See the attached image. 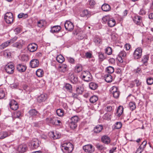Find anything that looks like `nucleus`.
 Returning a JSON list of instances; mask_svg holds the SVG:
<instances>
[{
  "instance_id": "nucleus-1",
  "label": "nucleus",
  "mask_w": 153,
  "mask_h": 153,
  "mask_svg": "<svg viewBox=\"0 0 153 153\" xmlns=\"http://www.w3.org/2000/svg\"><path fill=\"white\" fill-rule=\"evenodd\" d=\"M61 147L64 153H71L74 149V146L71 143L65 141L61 143Z\"/></svg>"
},
{
  "instance_id": "nucleus-2",
  "label": "nucleus",
  "mask_w": 153,
  "mask_h": 153,
  "mask_svg": "<svg viewBox=\"0 0 153 153\" xmlns=\"http://www.w3.org/2000/svg\"><path fill=\"white\" fill-rule=\"evenodd\" d=\"M80 77L82 80L86 82H90L92 79V77L91 74L88 71H82Z\"/></svg>"
},
{
  "instance_id": "nucleus-3",
  "label": "nucleus",
  "mask_w": 153,
  "mask_h": 153,
  "mask_svg": "<svg viewBox=\"0 0 153 153\" xmlns=\"http://www.w3.org/2000/svg\"><path fill=\"white\" fill-rule=\"evenodd\" d=\"M4 20L7 24H11L13 22L14 18L13 14L11 12L6 13L4 16Z\"/></svg>"
},
{
  "instance_id": "nucleus-4",
  "label": "nucleus",
  "mask_w": 153,
  "mask_h": 153,
  "mask_svg": "<svg viewBox=\"0 0 153 153\" xmlns=\"http://www.w3.org/2000/svg\"><path fill=\"white\" fill-rule=\"evenodd\" d=\"M79 118L77 116H74L71 118L69 123V126L71 129H74L76 127V124Z\"/></svg>"
},
{
  "instance_id": "nucleus-5",
  "label": "nucleus",
  "mask_w": 153,
  "mask_h": 153,
  "mask_svg": "<svg viewBox=\"0 0 153 153\" xmlns=\"http://www.w3.org/2000/svg\"><path fill=\"white\" fill-rule=\"evenodd\" d=\"M83 149L85 152L88 153H92L95 151L94 147L91 144H88L83 146Z\"/></svg>"
},
{
  "instance_id": "nucleus-6",
  "label": "nucleus",
  "mask_w": 153,
  "mask_h": 153,
  "mask_svg": "<svg viewBox=\"0 0 153 153\" xmlns=\"http://www.w3.org/2000/svg\"><path fill=\"white\" fill-rule=\"evenodd\" d=\"M142 56V49L141 48H137L133 53V56L135 59H140Z\"/></svg>"
},
{
  "instance_id": "nucleus-7",
  "label": "nucleus",
  "mask_w": 153,
  "mask_h": 153,
  "mask_svg": "<svg viewBox=\"0 0 153 153\" xmlns=\"http://www.w3.org/2000/svg\"><path fill=\"white\" fill-rule=\"evenodd\" d=\"M14 66L12 63H8L5 67L6 72L9 74H12L14 72Z\"/></svg>"
},
{
  "instance_id": "nucleus-8",
  "label": "nucleus",
  "mask_w": 153,
  "mask_h": 153,
  "mask_svg": "<svg viewBox=\"0 0 153 153\" xmlns=\"http://www.w3.org/2000/svg\"><path fill=\"white\" fill-rule=\"evenodd\" d=\"M111 89V93L113 94V97L115 98H118L120 94L118 88L116 86H113Z\"/></svg>"
},
{
  "instance_id": "nucleus-9",
  "label": "nucleus",
  "mask_w": 153,
  "mask_h": 153,
  "mask_svg": "<svg viewBox=\"0 0 153 153\" xmlns=\"http://www.w3.org/2000/svg\"><path fill=\"white\" fill-rule=\"evenodd\" d=\"M16 39V38H14L0 45V49H3L9 45L11 43L14 42Z\"/></svg>"
},
{
  "instance_id": "nucleus-10",
  "label": "nucleus",
  "mask_w": 153,
  "mask_h": 153,
  "mask_svg": "<svg viewBox=\"0 0 153 153\" xmlns=\"http://www.w3.org/2000/svg\"><path fill=\"white\" fill-rule=\"evenodd\" d=\"M64 26L65 29L69 31L72 30L74 28L73 23L69 21H66Z\"/></svg>"
},
{
  "instance_id": "nucleus-11",
  "label": "nucleus",
  "mask_w": 153,
  "mask_h": 153,
  "mask_svg": "<svg viewBox=\"0 0 153 153\" xmlns=\"http://www.w3.org/2000/svg\"><path fill=\"white\" fill-rule=\"evenodd\" d=\"M9 105L11 109L13 110H16L19 108L18 103L14 100H11L10 101Z\"/></svg>"
},
{
  "instance_id": "nucleus-12",
  "label": "nucleus",
  "mask_w": 153,
  "mask_h": 153,
  "mask_svg": "<svg viewBox=\"0 0 153 153\" xmlns=\"http://www.w3.org/2000/svg\"><path fill=\"white\" fill-rule=\"evenodd\" d=\"M38 48V46L35 43H32L29 44L27 46V48L28 50L32 52H33L37 50Z\"/></svg>"
},
{
  "instance_id": "nucleus-13",
  "label": "nucleus",
  "mask_w": 153,
  "mask_h": 153,
  "mask_svg": "<svg viewBox=\"0 0 153 153\" xmlns=\"http://www.w3.org/2000/svg\"><path fill=\"white\" fill-rule=\"evenodd\" d=\"M91 15V12L87 10H84L80 13V16L82 17L88 18L90 17Z\"/></svg>"
},
{
  "instance_id": "nucleus-14",
  "label": "nucleus",
  "mask_w": 153,
  "mask_h": 153,
  "mask_svg": "<svg viewBox=\"0 0 153 153\" xmlns=\"http://www.w3.org/2000/svg\"><path fill=\"white\" fill-rule=\"evenodd\" d=\"M126 56V52L124 50L121 51L119 53L117 59L121 63L123 62V59H124Z\"/></svg>"
},
{
  "instance_id": "nucleus-15",
  "label": "nucleus",
  "mask_w": 153,
  "mask_h": 153,
  "mask_svg": "<svg viewBox=\"0 0 153 153\" xmlns=\"http://www.w3.org/2000/svg\"><path fill=\"white\" fill-rule=\"evenodd\" d=\"M27 145L24 144H22L19 145L17 148V151L20 153L25 152L27 150Z\"/></svg>"
},
{
  "instance_id": "nucleus-16",
  "label": "nucleus",
  "mask_w": 153,
  "mask_h": 153,
  "mask_svg": "<svg viewBox=\"0 0 153 153\" xmlns=\"http://www.w3.org/2000/svg\"><path fill=\"white\" fill-rule=\"evenodd\" d=\"M39 61L37 59H33L30 62V66L32 68H37L39 66Z\"/></svg>"
},
{
  "instance_id": "nucleus-17",
  "label": "nucleus",
  "mask_w": 153,
  "mask_h": 153,
  "mask_svg": "<svg viewBox=\"0 0 153 153\" xmlns=\"http://www.w3.org/2000/svg\"><path fill=\"white\" fill-rule=\"evenodd\" d=\"M49 135L51 138H52L53 139H58L61 137L60 134L56 131L55 132L53 131L50 132L49 133Z\"/></svg>"
},
{
  "instance_id": "nucleus-18",
  "label": "nucleus",
  "mask_w": 153,
  "mask_h": 153,
  "mask_svg": "<svg viewBox=\"0 0 153 153\" xmlns=\"http://www.w3.org/2000/svg\"><path fill=\"white\" fill-rule=\"evenodd\" d=\"M48 98L47 95L44 93L41 94L37 98V101L39 103L45 102Z\"/></svg>"
},
{
  "instance_id": "nucleus-19",
  "label": "nucleus",
  "mask_w": 153,
  "mask_h": 153,
  "mask_svg": "<svg viewBox=\"0 0 153 153\" xmlns=\"http://www.w3.org/2000/svg\"><path fill=\"white\" fill-rule=\"evenodd\" d=\"M61 27L59 25L54 26L51 27V28L50 32L52 33H58L61 30Z\"/></svg>"
},
{
  "instance_id": "nucleus-20",
  "label": "nucleus",
  "mask_w": 153,
  "mask_h": 153,
  "mask_svg": "<svg viewBox=\"0 0 153 153\" xmlns=\"http://www.w3.org/2000/svg\"><path fill=\"white\" fill-rule=\"evenodd\" d=\"M101 141L106 144H108L111 142L110 138L107 135L103 136L101 138Z\"/></svg>"
},
{
  "instance_id": "nucleus-21",
  "label": "nucleus",
  "mask_w": 153,
  "mask_h": 153,
  "mask_svg": "<svg viewBox=\"0 0 153 153\" xmlns=\"http://www.w3.org/2000/svg\"><path fill=\"white\" fill-rule=\"evenodd\" d=\"M11 134L10 131H4L0 132V139H3L9 136Z\"/></svg>"
},
{
  "instance_id": "nucleus-22",
  "label": "nucleus",
  "mask_w": 153,
  "mask_h": 153,
  "mask_svg": "<svg viewBox=\"0 0 153 153\" xmlns=\"http://www.w3.org/2000/svg\"><path fill=\"white\" fill-rule=\"evenodd\" d=\"M16 68L19 72L21 73L25 72L26 70L27 67L25 65L19 64L17 65Z\"/></svg>"
},
{
  "instance_id": "nucleus-23",
  "label": "nucleus",
  "mask_w": 153,
  "mask_h": 153,
  "mask_svg": "<svg viewBox=\"0 0 153 153\" xmlns=\"http://www.w3.org/2000/svg\"><path fill=\"white\" fill-rule=\"evenodd\" d=\"M133 20L136 24L139 25H140L142 22V17L139 16H134L133 18Z\"/></svg>"
},
{
  "instance_id": "nucleus-24",
  "label": "nucleus",
  "mask_w": 153,
  "mask_h": 153,
  "mask_svg": "<svg viewBox=\"0 0 153 153\" xmlns=\"http://www.w3.org/2000/svg\"><path fill=\"white\" fill-rule=\"evenodd\" d=\"M39 143L40 142L37 139H33L31 143L32 148L33 149L37 148L39 146Z\"/></svg>"
},
{
  "instance_id": "nucleus-25",
  "label": "nucleus",
  "mask_w": 153,
  "mask_h": 153,
  "mask_svg": "<svg viewBox=\"0 0 153 153\" xmlns=\"http://www.w3.org/2000/svg\"><path fill=\"white\" fill-rule=\"evenodd\" d=\"M47 122L51 123L53 125L56 124L57 122V117H52L47 118L46 119Z\"/></svg>"
},
{
  "instance_id": "nucleus-26",
  "label": "nucleus",
  "mask_w": 153,
  "mask_h": 153,
  "mask_svg": "<svg viewBox=\"0 0 153 153\" xmlns=\"http://www.w3.org/2000/svg\"><path fill=\"white\" fill-rule=\"evenodd\" d=\"M69 79L70 82L73 84H76L78 83V81L77 77L75 76L73 74L70 76Z\"/></svg>"
},
{
  "instance_id": "nucleus-27",
  "label": "nucleus",
  "mask_w": 153,
  "mask_h": 153,
  "mask_svg": "<svg viewBox=\"0 0 153 153\" xmlns=\"http://www.w3.org/2000/svg\"><path fill=\"white\" fill-rule=\"evenodd\" d=\"M103 129V126L102 125H98L94 127L93 131L94 133L97 134L100 132Z\"/></svg>"
},
{
  "instance_id": "nucleus-28",
  "label": "nucleus",
  "mask_w": 153,
  "mask_h": 153,
  "mask_svg": "<svg viewBox=\"0 0 153 153\" xmlns=\"http://www.w3.org/2000/svg\"><path fill=\"white\" fill-rule=\"evenodd\" d=\"M64 88L65 90L70 93H72L73 91V88L72 85L69 83H66L65 84Z\"/></svg>"
},
{
  "instance_id": "nucleus-29",
  "label": "nucleus",
  "mask_w": 153,
  "mask_h": 153,
  "mask_svg": "<svg viewBox=\"0 0 153 153\" xmlns=\"http://www.w3.org/2000/svg\"><path fill=\"white\" fill-rule=\"evenodd\" d=\"M59 71L63 72H65L68 70L67 65L65 64H62L58 67Z\"/></svg>"
},
{
  "instance_id": "nucleus-30",
  "label": "nucleus",
  "mask_w": 153,
  "mask_h": 153,
  "mask_svg": "<svg viewBox=\"0 0 153 153\" xmlns=\"http://www.w3.org/2000/svg\"><path fill=\"white\" fill-rule=\"evenodd\" d=\"M94 42L95 43V45H100L102 44V39L99 36H96L94 39Z\"/></svg>"
},
{
  "instance_id": "nucleus-31",
  "label": "nucleus",
  "mask_w": 153,
  "mask_h": 153,
  "mask_svg": "<svg viewBox=\"0 0 153 153\" xmlns=\"http://www.w3.org/2000/svg\"><path fill=\"white\" fill-rule=\"evenodd\" d=\"M102 10L105 12H108L110 10L111 8L110 6L107 4H104L101 7Z\"/></svg>"
},
{
  "instance_id": "nucleus-32",
  "label": "nucleus",
  "mask_w": 153,
  "mask_h": 153,
  "mask_svg": "<svg viewBox=\"0 0 153 153\" xmlns=\"http://www.w3.org/2000/svg\"><path fill=\"white\" fill-rule=\"evenodd\" d=\"M104 78L105 81L107 82H110L112 81V77L110 74H105L104 75Z\"/></svg>"
},
{
  "instance_id": "nucleus-33",
  "label": "nucleus",
  "mask_w": 153,
  "mask_h": 153,
  "mask_svg": "<svg viewBox=\"0 0 153 153\" xmlns=\"http://www.w3.org/2000/svg\"><path fill=\"white\" fill-rule=\"evenodd\" d=\"M98 97L96 95H94L91 96L89 99V101L92 103H95V104L96 102L98 100Z\"/></svg>"
},
{
  "instance_id": "nucleus-34",
  "label": "nucleus",
  "mask_w": 153,
  "mask_h": 153,
  "mask_svg": "<svg viewBox=\"0 0 153 153\" xmlns=\"http://www.w3.org/2000/svg\"><path fill=\"white\" fill-rule=\"evenodd\" d=\"M46 24V21L45 20H40L37 22V26L38 27L42 28Z\"/></svg>"
},
{
  "instance_id": "nucleus-35",
  "label": "nucleus",
  "mask_w": 153,
  "mask_h": 153,
  "mask_svg": "<svg viewBox=\"0 0 153 153\" xmlns=\"http://www.w3.org/2000/svg\"><path fill=\"white\" fill-rule=\"evenodd\" d=\"M29 114L31 116L34 117L39 115L38 112L35 109L30 110L29 112Z\"/></svg>"
},
{
  "instance_id": "nucleus-36",
  "label": "nucleus",
  "mask_w": 153,
  "mask_h": 153,
  "mask_svg": "<svg viewBox=\"0 0 153 153\" xmlns=\"http://www.w3.org/2000/svg\"><path fill=\"white\" fill-rule=\"evenodd\" d=\"M90 88L92 90H95L98 87V84L94 82H91L89 85Z\"/></svg>"
},
{
  "instance_id": "nucleus-37",
  "label": "nucleus",
  "mask_w": 153,
  "mask_h": 153,
  "mask_svg": "<svg viewBox=\"0 0 153 153\" xmlns=\"http://www.w3.org/2000/svg\"><path fill=\"white\" fill-rule=\"evenodd\" d=\"M108 26L110 27H112L115 26L116 24L115 20L112 18H111L108 21Z\"/></svg>"
},
{
  "instance_id": "nucleus-38",
  "label": "nucleus",
  "mask_w": 153,
  "mask_h": 153,
  "mask_svg": "<svg viewBox=\"0 0 153 153\" xmlns=\"http://www.w3.org/2000/svg\"><path fill=\"white\" fill-rule=\"evenodd\" d=\"M123 108L122 106H119L118 108L117 113V116L120 117L123 114Z\"/></svg>"
},
{
  "instance_id": "nucleus-39",
  "label": "nucleus",
  "mask_w": 153,
  "mask_h": 153,
  "mask_svg": "<svg viewBox=\"0 0 153 153\" xmlns=\"http://www.w3.org/2000/svg\"><path fill=\"white\" fill-rule=\"evenodd\" d=\"M149 56L148 55H145L143 56L142 59L141 61L143 64L145 65H147V63L149 60Z\"/></svg>"
},
{
  "instance_id": "nucleus-40",
  "label": "nucleus",
  "mask_w": 153,
  "mask_h": 153,
  "mask_svg": "<svg viewBox=\"0 0 153 153\" xmlns=\"http://www.w3.org/2000/svg\"><path fill=\"white\" fill-rule=\"evenodd\" d=\"M44 72L43 70L41 69H38L36 71V74L39 77H41L44 75Z\"/></svg>"
},
{
  "instance_id": "nucleus-41",
  "label": "nucleus",
  "mask_w": 153,
  "mask_h": 153,
  "mask_svg": "<svg viewBox=\"0 0 153 153\" xmlns=\"http://www.w3.org/2000/svg\"><path fill=\"white\" fill-rule=\"evenodd\" d=\"M114 109L113 106L110 105H106L105 108V110L107 112H112Z\"/></svg>"
},
{
  "instance_id": "nucleus-42",
  "label": "nucleus",
  "mask_w": 153,
  "mask_h": 153,
  "mask_svg": "<svg viewBox=\"0 0 153 153\" xmlns=\"http://www.w3.org/2000/svg\"><path fill=\"white\" fill-rule=\"evenodd\" d=\"M56 60L59 63H62L65 61V59L62 55H59L57 56Z\"/></svg>"
},
{
  "instance_id": "nucleus-43",
  "label": "nucleus",
  "mask_w": 153,
  "mask_h": 153,
  "mask_svg": "<svg viewBox=\"0 0 153 153\" xmlns=\"http://www.w3.org/2000/svg\"><path fill=\"white\" fill-rule=\"evenodd\" d=\"M128 105L130 109L132 111L135 109L136 108V103L134 102H130L129 103Z\"/></svg>"
},
{
  "instance_id": "nucleus-44",
  "label": "nucleus",
  "mask_w": 153,
  "mask_h": 153,
  "mask_svg": "<svg viewBox=\"0 0 153 153\" xmlns=\"http://www.w3.org/2000/svg\"><path fill=\"white\" fill-rule=\"evenodd\" d=\"M99 57V59L100 61H102L105 59L106 57L105 56L104 53L100 52L98 53Z\"/></svg>"
},
{
  "instance_id": "nucleus-45",
  "label": "nucleus",
  "mask_w": 153,
  "mask_h": 153,
  "mask_svg": "<svg viewBox=\"0 0 153 153\" xmlns=\"http://www.w3.org/2000/svg\"><path fill=\"white\" fill-rule=\"evenodd\" d=\"M84 91L83 87L79 86L76 88V91L78 94H81Z\"/></svg>"
},
{
  "instance_id": "nucleus-46",
  "label": "nucleus",
  "mask_w": 153,
  "mask_h": 153,
  "mask_svg": "<svg viewBox=\"0 0 153 153\" xmlns=\"http://www.w3.org/2000/svg\"><path fill=\"white\" fill-rule=\"evenodd\" d=\"M82 65L80 64H77L75 66V71L77 73H79L82 71Z\"/></svg>"
},
{
  "instance_id": "nucleus-47",
  "label": "nucleus",
  "mask_w": 153,
  "mask_h": 153,
  "mask_svg": "<svg viewBox=\"0 0 153 153\" xmlns=\"http://www.w3.org/2000/svg\"><path fill=\"white\" fill-rule=\"evenodd\" d=\"M22 46V44L20 42H16L13 44V46L17 48L20 49Z\"/></svg>"
},
{
  "instance_id": "nucleus-48",
  "label": "nucleus",
  "mask_w": 153,
  "mask_h": 153,
  "mask_svg": "<svg viewBox=\"0 0 153 153\" xmlns=\"http://www.w3.org/2000/svg\"><path fill=\"white\" fill-rule=\"evenodd\" d=\"M56 113L58 116L59 117H62L64 115V111L62 109H58L56 110Z\"/></svg>"
},
{
  "instance_id": "nucleus-49",
  "label": "nucleus",
  "mask_w": 153,
  "mask_h": 153,
  "mask_svg": "<svg viewBox=\"0 0 153 153\" xmlns=\"http://www.w3.org/2000/svg\"><path fill=\"white\" fill-rule=\"evenodd\" d=\"M105 53L108 55H110L112 53V49L110 47H108L105 49Z\"/></svg>"
},
{
  "instance_id": "nucleus-50",
  "label": "nucleus",
  "mask_w": 153,
  "mask_h": 153,
  "mask_svg": "<svg viewBox=\"0 0 153 153\" xmlns=\"http://www.w3.org/2000/svg\"><path fill=\"white\" fill-rule=\"evenodd\" d=\"M106 70L107 72L110 74L112 73L114 71V68L111 66L107 67L106 68Z\"/></svg>"
},
{
  "instance_id": "nucleus-51",
  "label": "nucleus",
  "mask_w": 153,
  "mask_h": 153,
  "mask_svg": "<svg viewBox=\"0 0 153 153\" xmlns=\"http://www.w3.org/2000/svg\"><path fill=\"white\" fill-rule=\"evenodd\" d=\"M110 18L109 15L105 16L102 18V22L105 23H108Z\"/></svg>"
},
{
  "instance_id": "nucleus-52",
  "label": "nucleus",
  "mask_w": 153,
  "mask_h": 153,
  "mask_svg": "<svg viewBox=\"0 0 153 153\" xmlns=\"http://www.w3.org/2000/svg\"><path fill=\"white\" fill-rule=\"evenodd\" d=\"M96 146L99 150H104L106 149V148L103 145L98 143L96 144Z\"/></svg>"
},
{
  "instance_id": "nucleus-53",
  "label": "nucleus",
  "mask_w": 153,
  "mask_h": 153,
  "mask_svg": "<svg viewBox=\"0 0 153 153\" xmlns=\"http://www.w3.org/2000/svg\"><path fill=\"white\" fill-rule=\"evenodd\" d=\"M28 17V15L26 13H21L19 14L18 16V17L20 19L21 18H23L24 19L27 18Z\"/></svg>"
},
{
  "instance_id": "nucleus-54",
  "label": "nucleus",
  "mask_w": 153,
  "mask_h": 153,
  "mask_svg": "<svg viewBox=\"0 0 153 153\" xmlns=\"http://www.w3.org/2000/svg\"><path fill=\"white\" fill-rule=\"evenodd\" d=\"M21 59L22 61L26 62L28 60V57L26 54H23L21 57Z\"/></svg>"
},
{
  "instance_id": "nucleus-55",
  "label": "nucleus",
  "mask_w": 153,
  "mask_h": 153,
  "mask_svg": "<svg viewBox=\"0 0 153 153\" xmlns=\"http://www.w3.org/2000/svg\"><path fill=\"white\" fill-rule=\"evenodd\" d=\"M3 55L4 57L10 58L11 56V53L7 50H5L3 52Z\"/></svg>"
},
{
  "instance_id": "nucleus-56",
  "label": "nucleus",
  "mask_w": 153,
  "mask_h": 153,
  "mask_svg": "<svg viewBox=\"0 0 153 153\" xmlns=\"http://www.w3.org/2000/svg\"><path fill=\"white\" fill-rule=\"evenodd\" d=\"M23 88L27 93H29L31 91V89L27 85H24Z\"/></svg>"
},
{
  "instance_id": "nucleus-57",
  "label": "nucleus",
  "mask_w": 153,
  "mask_h": 153,
  "mask_svg": "<svg viewBox=\"0 0 153 153\" xmlns=\"http://www.w3.org/2000/svg\"><path fill=\"white\" fill-rule=\"evenodd\" d=\"M146 82L148 85H151L153 83V78L149 77L146 79Z\"/></svg>"
},
{
  "instance_id": "nucleus-58",
  "label": "nucleus",
  "mask_w": 153,
  "mask_h": 153,
  "mask_svg": "<svg viewBox=\"0 0 153 153\" xmlns=\"http://www.w3.org/2000/svg\"><path fill=\"white\" fill-rule=\"evenodd\" d=\"M114 128L115 129H119L122 126V124L121 122H117L114 125Z\"/></svg>"
},
{
  "instance_id": "nucleus-59",
  "label": "nucleus",
  "mask_w": 153,
  "mask_h": 153,
  "mask_svg": "<svg viewBox=\"0 0 153 153\" xmlns=\"http://www.w3.org/2000/svg\"><path fill=\"white\" fill-rule=\"evenodd\" d=\"M14 31L15 32L16 34H18L22 31V29L20 27H17L14 30Z\"/></svg>"
},
{
  "instance_id": "nucleus-60",
  "label": "nucleus",
  "mask_w": 153,
  "mask_h": 153,
  "mask_svg": "<svg viewBox=\"0 0 153 153\" xmlns=\"http://www.w3.org/2000/svg\"><path fill=\"white\" fill-rule=\"evenodd\" d=\"M22 115V113L20 111H17L14 113V116L16 118H19Z\"/></svg>"
},
{
  "instance_id": "nucleus-61",
  "label": "nucleus",
  "mask_w": 153,
  "mask_h": 153,
  "mask_svg": "<svg viewBox=\"0 0 153 153\" xmlns=\"http://www.w3.org/2000/svg\"><path fill=\"white\" fill-rule=\"evenodd\" d=\"M67 59L69 62L73 64L75 63V60L74 58L71 57H68Z\"/></svg>"
},
{
  "instance_id": "nucleus-62",
  "label": "nucleus",
  "mask_w": 153,
  "mask_h": 153,
  "mask_svg": "<svg viewBox=\"0 0 153 153\" xmlns=\"http://www.w3.org/2000/svg\"><path fill=\"white\" fill-rule=\"evenodd\" d=\"M134 72L137 74H140L141 72V70L140 68H137V69L134 70Z\"/></svg>"
},
{
  "instance_id": "nucleus-63",
  "label": "nucleus",
  "mask_w": 153,
  "mask_h": 153,
  "mask_svg": "<svg viewBox=\"0 0 153 153\" xmlns=\"http://www.w3.org/2000/svg\"><path fill=\"white\" fill-rule=\"evenodd\" d=\"M146 144L147 142L146 140H144L143 142L140 147H141L142 149H144L145 148Z\"/></svg>"
},
{
  "instance_id": "nucleus-64",
  "label": "nucleus",
  "mask_w": 153,
  "mask_h": 153,
  "mask_svg": "<svg viewBox=\"0 0 153 153\" xmlns=\"http://www.w3.org/2000/svg\"><path fill=\"white\" fill-rule=\"evenodd\" d=\"M92 56V54L89 52H87L85 54V56L87 58H91Z\"/></svg>"
}]
</instances>
